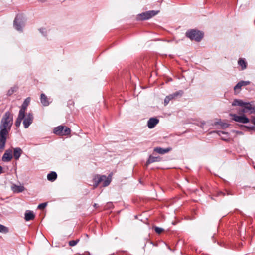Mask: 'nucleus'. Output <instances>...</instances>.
Instances as JSON below:
<instances>
[{
    "label": "nucleus",
    "instance_id": "nucleus-1",
    "mask_svg": "<svg viewBox=\"0 0 255 255\" xmlns=\"http://www.w3.org/2000/svg\"><path fill=\"white\" fill-rule=\"evenodd\" d=\"M12 123V117L9 112H6L1 121L0 130L9 132Z\"/></svg>",
    "mask_w": 255,
    "mask_h": 255
},
{
    "label": "nucleus",
    "instance_id": "nucleus-2",
    "mask_svg": "<svg viewBox=\"0 0 255 255\" xmlns=\"http://www.w3.org/2000/svg\"><path fill=\"white\" fill-rule=\"evenodd\" d=\"M93 182L94 188L97 187L100 184H102L103 187H106L110 184L111 177L105 175H96L93 177Z\"/></svg>",
    "mask_w": 255,
    "mask_h": 255
},
{
    "label": "nucleus",
    "instance_id": "nucleus-3",
    "mask_svg": "<svg viewBox=\"0 0 255 255\" xmlns=\"http://www.w3.org/2000/svg\"><path fill=\"white\" fill-rule=\"evenodd\" d=\"M186 36L192 40L200 41L203 37V34L199 31L191 30L186 33Z\"/></svg>",
    "mask_w": 255,
    "mask_h": 255
},
{
    "label": "nucleus",
    "instance_id": "nucleus-4",
    "mask_svg": "<svg viewBox=\"0 0 255 255\" xmlns=\"http://www.w3.org/2000/svg\"><path fill=\"white\" fill-rule=\"evenodd\" d=\"M70 129L66 126H59L54 129V133L60 136L68 135L70 134Z\"/></svg>",
    "mask_w": 255,
    "mask_h": 255
},
{
    "label": "nucleus",
    "instance_id": "nucleus-5",
    "mask_svg": "<svg viewBox=\"0 0 255 255\" xmlns=\"http://www.w3.org/2000/svg\"><path fill=\"white\" fill-rule=\"evenodd\" d=\"M158 12V11L154 10L143 12L138 15L137 18L138 19L141 20H147L156 15Z\"/></svg>",
    "mask_w": 255,
    "mask_h": 255
},
{
    "label": "nucleus",
    "instance_id": "nucleus-6",
    "mask_svg": "<svg viewBox=\"0 0 255 255\" xmlns=\"http://www.w3.org/2000/svg\"><path fill=\"white\" fill-rule=\"evenodd\" d=\"M183 93V91L180 90L179 91L176 92L175 93L170 94L169 95L167 96L165 99H164V105H167L169 101L173 99H175V98L178 97V96H181Z\"/></svg>",
    "mask_w": 255,
    "mask_h": 255
},
{
    "label": "nucleus",
    "instance_id": "nucleus-7",
    "mask_svg": "<svg viewBox=\"0 0 255 255\" xmlns=\"http://www.w3.org/2000/svg\"><path fill=\"white\" fill-rule=\"evenodd\" d=\"M230 116L232 117L233 120L238 122L245 124L249 122V119L244 115L238 116L236 114H231Z\"/></svg>",
    "mask_w": 255,
    "mask_h": 255
},
{
    "label": "nucleus",
    "instance_id": "nucleus-8",
    "mask_svg": "<svg viewBox=\"0 0 255 255\" xmlns=\"http://www.w3.org/2000/svg\"><path fill=\"white\" fill-rule=\"evenodd\" d=\"M23 125L25 128H27L32 123L33 120V116L31 113H28L26 115H24L23 119Z\"/></svg>",
    "mask_w": 255,
    "mask_h": 255
},
{
    "label": "nucleus",
    "instance_id": "nucleus-9",
    "mask_svg": "<svg viewBox=\"0 0 255 255\" xmlns=\"http://www.w3.org/2000/svg\"><path fill=\"white\" fill-rule=\"evenodd\" d=\"M12 158V150H6L3 155L2 160L3 162H9Z\"/></svg>",
    "mask_w": 255,
    "mask_h": 255
},
{
    "label": "nucleus",
    "instance_id": "nucleus-10",
    "mask_svg": "<svg viewBox=\"0 0 255 255\" xmlns=\"http://www.w3.org/2000/svg\"><path fill=\"white\" fill-rule=\"evenodd\" d=\"M242 107H243V109L242 110V112L243 113L249 112L252 113L255 109L254 107L249 103L244 102V104Z\"/></svg>",
    "mask_w": 255,
    "mask_h": 255
},
{
    "label": "nucleus",
    "instance_id": "nucleus-11",
    "mask_svg": "<svg viewBox=\"0 0 255 255\" xmlns=\"http://www.w3.org/2000/svg\"><path fill=\"white\" fill-rule=\"evenodd\" d=\"M9 132L0 130V143H5Z\"/></svg>",
    "mask_w": 255,
    "mask_h": 255
},
{
    "label": "nucleus",
    "instance_id": "nucleus-12",
    "mask_svg": "<svg viewBox=\"0 0 255 255\" xmlns=\"http://www.w3.org/2000/svg\"><path fill=\"white\" fill-rule=\"evenodd\" d=\"M172 150L171 147H167L166 148H163L161 147H156L154 149V151L160 154H164L166 153L169 152Z\"/></svg>",
    "mask_w": 255,
    "mask_h": 255
},
{
    "label": "nucleus",
    "instance_id": "nucleus-13",
    "mask_svg": "<svg viewBox=\"0 0 255 255\" xmlns=\"http://www.w3.org/2000/svg\"><path fill=\"white\" fill-rule=\"evenodd\" d=\"M159 122V120L157 118H150L147 123L148 127L149 128H153Z\"/></svg>",
    "mask_w": 255,
    "mask_h": 255
},
{
    "label": "nucleus",
    "instance_id": "nucleus-14",
    "mask_svg": "<svg viewBox=\"0 0 255 255\" xmlns=\"http://www.w3.org/2000/svg\"><path fill=\"white\" fill-rule=\"evenodd\" d=\"M29 102H30V98H27V99H26L25 100L24 103H23L19 113H20L24 115L25 110H26L27 107L28 105Z\"/></svg>",
    "mask_w": 255,
    "mask_h": 255
},
{
    "label": "nucleus",
    "instance_id": "nucleus-15",
    "mask_svg": "<svg viewBox=\"0 0 255 255\" xmlns=\"http://www.w3.org/2000/svg\"><path fill=\"white\" fill-rule=\"evenodd\" d=\"M35 218V215L33 211L27 210L25 213V219L26 221H30L34 219Z\"/></svg>",
    "mask_w": 255,
    "mask_h": 255
},
{
    "label": "nucleus",
    "instance_id": "nucleus-16",
    "mask_svg": "<svg viewBox=\"0 0 255 255\" xmlns=\"http://www.w3.org/2000/svg\"><path fill=\"white\" fill-rule=\"evenodd\" d=\"M250 83V82L249 81H241L234 87V90L236 91L238 89H240L242 86L248 85Z\"/></svg>",
    "mask_w": 255,
    "mask_h": 255
},
{
    "label": "nucleus",
    "instance_id": "nucleus-17",
    "mask_svg": "<svg viewBox=\"0 0 255 255\" xmlns=\"http://www.w3.org/2000/svg\"><path fill=\"white\" fill-rule=\"evenodd\" d=\"M24 187L23 186H18L14 185L12 186V190L15 193H21L24 190Z\"/></svg>",
    "mask_w": 255,
    "mask_h": 255
},
{
    "label": "nucleus",
    "instance_id": "nucleus-18",
    "mask_svg": "<svg viewBox=\"0 0 255 255\" xmlns=\"http://www.w3.org/2000/svg\"><path fill=\"white\" fill-rule=\"evenodd\" d=\"M40 101L42 104L44 106H47L49 104L48 99L44 94H41Z\"/></svg>",
    "mask_w": 255,
    "mask_h": 255
},
{
    "label": "nucleus",
    "instance_id": "nucleus-19",
    "mask_svg": "<svg viewBox=\"0 0 255 255\" xmlns=\"http://www.w3.org/2000/svg\"><path fill=\"white\" fill-rule=\"evenodd\" d=\"M160 161V158L159 157H154L153 156L150 155L148 159V160L146 162V166H147L148 164H151L152 163L155 162H158Z\"/></svg>",
    "mask_w": 255,
    "mask_h": 255
},
{
    "label": "nucleus",
    "instance_id": "nucleus-20",
    "mask_svg": "<svg viewBox=\"0 0 255 255\" xmlns=\"http://www.w3.org/2000/svg\"><path fill=\"white\" fill-rule=\"evenodd\" d=\"M14 26L16 30L18 31H21L22 27V24L21 23L19 19L16 18L14 21Z\"/></svg>",
    "mask_w": 255,
    "mask_h": 255
},
{
    "label": "nucleus",
    "instance_id": "nucleus-21",
    "mask_svg": "<svg viewBox=\"0 0 255 255\" xmlns=\"http://www.w3.org/2000/svg\"><path fill=\"white\" fill-rule=\"evenodd\" d=\"M22 152V150L20 148H16L14 149L13 156L15 160L19 158Z\"/></svg>",
    "mask_w": 255,
    "mask_h": 255
},
{
    "label": "nucleus",
    "instance_id": "nucleus-22",
    "mask_svg": "<svg viewBox=\"0 0 255 255\" xmlns=\"http://www.w3.org/2000/svg\"><path fill=\"white\" fill-rule=\"evenodd\" d=\"M57 175L55 172L52 171L47 175V179L50 181H54L57 178Z\"/></svg>",
    "mask_w": 255,
    "mask_h": 255
},
{
    "label": "nucleus",
    "instance_id": "nucleus-23",
    "mask_svg": "<svg viewBox=\"0 0 255 255\" xmlns=\"http://www.w3.org/2000/svg\"><path fill=\"white\" fill-rule=\"evenodd\" d=\"M219 136H221V138L224 141H228L229 138L228 135L227 133H225L223 131H217L216 132Z\"/></svg>",
    "mask_w": 255,
    "mask_h": 255
},
{
    "label": "nucleus",
    "instance_id": "nucleus-24",
    "mask_svg": "<svg viewBox=\"0 0 255 255\" xmlns=\"http://www.w3.org/2000/svg\"><path fill=\"white\" fill-rule=\"evenodd\" d=\"M24 115L19 113L18 118L15 122L16 127H19L21 123L22 120L24 119Z\"/></svg>",
    "mask_w": 255,
    "mask_h": 255
},
{
    "label": "nucleus",
    "instance_id": "nucleus-25",
    "mask_svg": "<svg viewBox=\"0 0 255 255\" xmlns=\"http://www.w3.org/2000/svg\"><path fill=\"white\" fill-rule=\"evenodd\" d=\"M215 125H219L222 128H225L228 127L229 124L226 123H224L221 121V120H218V121L214 123Z\"/></svg>",
    "mask_w": 255,
    "mask_h": 255
},
{
    "label": "nucleus",
    "instance_id": "nucleus-26",
    "mask_svg": "<svg viewBox=\"0 0 255 255\" xmlns=\"http://www.w3.org/2000/svg\"><path fill=\"white\" fill-rule=\"evenodd\" d=\"M238 64L240 66L242 67V70H244L246 68V63L244 60L240 59L238 61Z\"/></svg>",
    "mask_w": 255,
    "mask_h": 255
},
{
    "label": "nucleus",
    "instance_id": "nucleus-27",
    "mask_svg": "<svg viewBox=\"0 0 255 255\" xmlns=\"http://www.w3.org/2000/svg\"><path fill=\"white\" fill-rule=\"evenodd\" d=\"M244 104V102L240 100H234L232 105L233 106H242Z\"/></svg>",
    "mask_w": 255,
    "mask_h": 255
},
{
    "label": "nucleus",
    "instance_id": "nucleus-28",
    "mask_svg": "<svg viewBox=\"0 0 255 255\" xmlns=\"http://www.w3.org/2000/svg\"><path fill=\"white\" fill-rule=\"evenodd\" d=\"M8 232V229L6 227H5L1 224H0V232L6 233Z\"/></svg>",
    "mask_w": 255,
    "mask_h": 255
},
{
    "label": "nucleus",
    "instance_id": "nucleus-29",
    "mask_svg": "<svg viewBox=\"0 0 255 255\" xmlns=\"http://www.w3.org/2000/svg\"><path fill=\"white\" fill-rule=\"evenodd\" d=\"M79 241V239L76 240H71L69 242V245L70 246H75Z\"/></svg>",
    "mask_w": 255,
    "mask_h": 255
},
{
    "label": "nucleus",
    "instance_id": "nucleus-30",
    "mask_svg": "<svg viewBox=\"0 0 255 255\" xmlns=\"http://www.w3.org/2000/svg\"><path fill=\"white\" fill-rule=\"evenodd\" d=\"M47 204L46 202L40 204L38 206V209H40V210H42V209H44L46 207Z\"/></svg>",
    "mask_w": 255,
    "mask_h": 255
},
{
    "label": "nucleus",
    "instance_id": "nucleus-31",
    "mask_svg": "<svg viewBox=\"0 0 255 255\" xmlns=\"http://www.w3.org/2000/svg\"><path fill=\"white\" fill-rule=\"evenodd\" d=\"M154 230H155V231L158 234L161 233L164 230L163 228H160L158 227H155L154 228Z\"/></svg>",
    "mask_w": 255,
    "mask_h": 255
},
{
    "label": "nucleus",
    "instance_id": "nucleus-32",
    "mask_svg": "<svg viewBox=\"0 0 255 255\" xmlns=\"http://www.w3.org/2000/svg\"><path fill=\"white\" fill-rule=\"evenodd\" d=\"M220 195H223V196H225V193L222 192H219L218 193V196H220Z\"/></svg>",
    "mask_w": 255,
    "mask_h": 255
},
{
    "label": "nucleus",
    "instance_id": "nucleus-33",
    "mask_svg": "<svg viewBox=\"0 0 255 255\" xmlns=\"http://www.w3.org/2000/svg\"><path fill=\"white\" fill-rule=\"evenodd\" d=\"M4 145H5V144H0V149L3 148L4 147Z\"/></svg>",
    "mask_w": 255,
    "mask_h": 255
},
{
    "label": "nucleus",
    "instance_id": "nucleus-34",
    "mask_svg": "<svg viewBox=\"0 0 255 255\" xmlns=\"http://www.w3.org/2000/svg\"><path fill=\"white\" fill-rule=\"evenodd\" d=\"M252 122L255 125V117L252 120Z\"/></svg>",
    "mask_w": 255,
    "mask_h": 255
},
{
    "label": "nucleus",
    "instance_id": "nucleus-35",
    "mask_svg": "<svg viewBox=\"0 0 255 255\" xmlns=\"http://www.w3.org/2000/svg\"><path fill=\"white\" fill-rule=\"evenodd\" d=\"M2 172V167L0 166V174H1Z\"/></svg>",
    "mask_w": 255,
    "mask_h": 255
},
{
    "label": "nucleus",
    "instance_id": "nucleus-36",
    "mask_svg": "<svg viewBox=\"0 0 255 255\" xmlns=\"http://www.w3.org/2000/svg\"><path fill=\"white\" fill-rule=\"evenodd\" d=\"M93 206L95 208H97L98 207V204L96 203H95Z\"/></svg>",
    "mask_w": 255,
    "mask_h": 255
},
{
    "label": "nucleus",
    "instance_id": "nucleus-37",
    "mask_svg": "<svg viewBox=\"0 0 255 255\" xmlns=\"http://www.w3.org/2000/svg\"><path fill=\"white\" fill-rule=\"evenodd\" d=\"M40 32L43 33V31H42V30H40Z\"/></svg>",
    "mask_w": 255,
    "mask_h": 255
},
{
    "label": "nucleus",
    "instance_id": "nucleus-38",
    "mask_svg": "<svg viewBox=\"0 0 255 255\" xmlns=\"http://www.w3.org/2000/svg\"><path fill=\"white\" fill-rule=\"evenodd\" d=\"M252 129H254L255 128L254 127H253V128H251Z\"/></svg>",
    "mask_w": 255,
    "mask_h": 255
},
{
    "label": "nucleus",
    "instance_id": "nucleus-39",
    "mask_svg": "<svg viewBox=\"0 0 255 255\" xmlns=\"http://www.w3.org/2000/svg\"><path fill=\"white\" fill-rule=\"evenodd\" d=\"M254 168H255V167H254Z\"/></svg>",
    "mask_w": 255,
    "mask_h": 255
}]
</instances>
